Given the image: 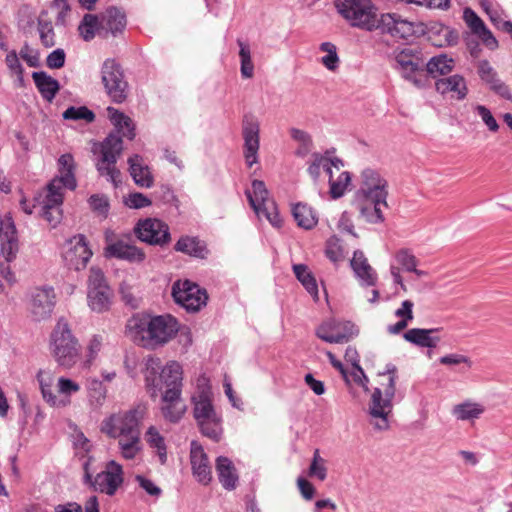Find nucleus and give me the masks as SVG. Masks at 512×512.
Segmentation results:
<instances>
[{"label":"nucleus","instance_id":"1","mask_svg":"<svg viewBox=\"0 0 512 512\" xmlns=\"http://www.w3.org/2000/svg\"><path fill=\"white\" fill-rule=\"evenodd\" d=\"M145 382L151 397L162 393V413L170 422H177L185 413L186 406L181 401L182 367L176 361L162 367L161 360L148 357L145 361Z\"/></svg>","mask_w":512,"mask_h":512},{"label":"nucleus","instance_id":"2","mask_svg":"<svg viewBox=\"0 0 512 512\" xmlns=\"http://www.w3.org/2000/svg\"><path fill=\"white\" fill-rule=\"evenodd\" d=\"M107 115L116 127V131L110 133L99 145L94 148L99 157L96 162V169L99 174L111 181L114 186L121 183V172L116 167L118 158L123 151L122 137L132 140L135 137L132 120L115 108L108 107Z\"/></svg>","mask_w":512,"mask_h":512},{"label":"nucleus","instance_id":"3","mask_svg":"<svg viewBox=\"0 0 512 512\" xmlns=\"http://www.w3.org/2000/svg\"><path fill=\"white\" fill-rule=\"evenodd\" d=\"M179 324L171 315L136 314L126 324L127 336L137 345L155 350L169 343L177 334Z\"/></svg>","mask_w":512,"mask_h":512},{"label":"nucleus","instance_id":"4","mask_svg":"<svg viewBox=\"0 0 512 512\" xmlns=\"http://www.w3.org/2000/svg\"><path fill=\"white\" fill-rule=\"evenodd\" d=\"M380 387L374 389L368 404L369 423L375 430L389 428V416L393 410V398L396 393L397 369L388 365L384 372L379 373Z\"/></svg>","mask_w":512,"mask_h":512},{"label":"nucleus","instance_id":"5","mask_svg":"<svg viewBox=\"0 0 512 512\" xmlns=\"http://www.w3.org/2000/svg\"><path fill=\"white\" fill-rule=\"evenodd\" d=\"M49 349L55 362L65 369L73 368L81 359L82 347L65 318H59L49 337Z\"/></svg>","mask_w":512,"mask_h":512},{"label":"nucleus","instance_id":"6","mask_svg":"<svg viewBox=\"0 0 512 512\" xmlns=\"http://www.w3.org/2000/svg\"><path fill=\"white\" fill-rule=\"evenodd\" d=\"M36 380L39 385L42 399L49 406L63 408L71 403L72 395L80 391V385L67 377H57L50 368L40 369Z\"/></svg>","mask_w":512,"mask_h":512},{"label":"nucleus","instance_id":"7","mask_svg":"<svg viewBox=\"0 0 512 512\" xmlns=\"http://www.w3.org/2000/svg\"><path fill=\"white\" fill-rule=\"evenodd\" d=\"M192 401L194 417L201 433L214 441H219L222 434L221 418L214 409L212 392L205 378L198 381L197 391Z\"/></svg>","mask_w":512,"mask_h":512},{"label":"nucleus","instance_id":"8","mask_svg":"<svg viewBox=\"0 0 512 512\" xmlns=\"http://www.w3.org/2000/svg\"><path fill=\"white\" fill-rule=\"evenodd\" d=\"M335 8L352 27L365 31L378 28L376 7L372 0H336Z\"/></svg>","mask_w":512,"mask_h":512},{"label":"nucleus","instance_id":"9","mask_svg":"<svg viewBox=\"0 0 512 512\" xmlns=\"http://www.w3.org/2000/svg\"><path fill=\"white\" fill-rule=\"evenodd\" d=\"M146 414V406L139 404L131 409L118 411L106 417L101 422L100 430L107 437H118L141 429V423Z\"/></svg>","mask_w":512,"mask_h":512},{"label":"nucleus","instance_id":"10","mask_svg":"<svg viewBox=\"0 0 512 512\" xmlns=\"http://www.w3.org/2000/svg\"><path fill=\"white\" fill-rule=\"evenodd\" d=\"M246 196L259 218H266L274 227L280 226L281 219L276 203L273 199L269 198L268 190L263 181L254 180L252 182V191L247 190Z\"/></svg>","mask_w":512,"mask_h":512},{"label":"nucleus","instance_id":"11","mask_svg":"<svg viewBox=\"0 0 512 512\" xmlns=\"http://www.w3.org/2000/svg\"><path fill=\"white\" fill-rule=\"evenodd\" d=\"M394 59L397 64L396 69L406 80L411 81L418 88L425 87V81L420 77L425 61L418 50L411 47L395 50Z\"/></svg>","mask_w":512,"mask_h":512},{"label":"nucleus","instance_id":"12","mask_svg":"<svg viewBox=\"0 0 512 512\" xmlns=\"http://www.w3.org/2000/svg\"><path fill=\"white\" fill-rule=\"evenodd\" d=\"M113 292L106 282L103 272L97 267H91L88 277L87 300L89 307L102 313L110 308Z\"/></svg>","mask_w":512,"mask_h":512},{"label":"nucleus","instance_id":"13","mask_svg":"<svg viewBox=\"0 0 512 512\" xmlns=\"http://www.w3.org/2000/svg\"><path fill=\"white\" fill-rule=\"evenodd\" d=\"M56 305V294L52 287H34L29 292L28 308L34 321L48 320Z\"/></svg>","mask_w":512,"mask_h":512},{"label":"nucleus","instance_id":"14","mask_svg":"<svg viewBox=\"0 0 512 512\" xmlns=\"http://www.w3.org/2000/svg\"><path fill=\"white\" fill-rule=\"evenodd\" d=\"M84 469L85 478L92 483L94 489L110 496L115 494L124 480L122 466L115 461L108 462L105 469L96 475L94 481H92V475L88 471V462L85 463Z\"/></svg>","mask_w":512,"mask_h":512},{"label":"nucleus","instance_id":"15","mask_svg":"<svg viewBox=\"0 0 512 512\" xmlns=\"http://www.w3.org/2000/svg\"><path fill=\"white\" fill-rule=\"evenodd\" d=\"M101 79L107 94L114 102L121 103L126 98L127 82L119 64L112 59L104 61Z\"/></svg>","mask_w":512,"mask_h":512},{"label":"nucleus","instance_id":"16","mask_svg":"<svg viewBox=\"0 0 512 512\" xmlns=\"http://www.w3.org/2000/svg\"><path fill=\"white\" fill-rule=\"evenodd\" d=\"M105 256L125 260L131 263H142L145 253L142 249L130 244L123 238L117 237L114 232H105Z\"/></svg>","mask_w":512,"mask_h":512},{"label":"nucleus","instance_id":"17","mask_svg":"<svg viewBox=\"0 0 512 512\" xmlns=\"http://www.w3.org/2000/svg\"><path fill=\"white\" fill-rule=\"evenodd\" d=\"M172 296L176 303L188 311H198L207 301L206 292L188 280L175 282Z\"/></svg>","mask_w":512,"mask_h":512},{"label":"nucleus","instance_id":"18","mask_svg":"<svg viewBox=\"0 0 512 512\" xmlns=\"http://www.w3.org/2000/svg\"><path fill=\"white\" fill-rule=\"evenodd\" d=\"M134 233L140 241L150 245L163 246L171 240L168 225L156 218L139 220Z\"/></svg>","mask_w":512,"mask_h":512},{"label":"nucleus","instance_id":"19","mask_svg":"<svg viewBox=\"0 0 512 512\" xmlns=\"http://www.w3.org/2000/svg\"><path fill=\"white\" fill-rule=\"evenodd\" d=\"M357 333L358 330L349 321L328 320L316 329V335L328 343H347Z\"/></svg>","mask_w":512,"mask_h":512},{"label":"nucleus","instance_id":"20","mask_svg":"<svg viewBox=\"0 0 512 512\" xmlns=\"http://www.w3.org/2000/svg\"><path fill=\"white\" fill-rule=\"evenodd\" d=\"M361 183L356 196L377 199L378 202H384L388 196L387 181L380 173L371 168H366L361 172Z\"/></svg>","mask_w":512,"mask_h":512},{"label":"nucleus","instance_id":"21","mask_svg":"<svg viewBox=\"0 0 512 512\" xmlns=\"http://www.w3.org/2000/svg\"><path fill=\"white\" fill-rule=\"evenodd\" d=\"M76 164L71 154H63L58 159V175L54 177L46 188L64 193L65 188L74 190L77 186L75 178Z\"/></svg>","mask_w":512,"mask_h":512},{"label":"nucleus","instance_id":"22","mask_svg":"<svg viewBox=\"0 0 512 512\" xmlns=\"http://www.w3.org/2000/svg\"><path fill=\"white\" fill-rule=\"evenodd\" d=\"M259 122L252 116H245L242 126L244 139V158L248 167L258 162V150L260 147Z\"/></svg>","mask_w":512,"mask_h":512},{"label":"nucleus","instance_id":"23","mask_svg":"<svg viewBox=\"0 0 512 512\" xmlns=\"http://www.w3.org/2000/svg\"><path fill=\"white\" fill-rule=\"evenodd\" d=\"M91 256L92 251L88 248L84 235H75L66 242L64 258L67 264L75 270L85 268Z\"/></svg>","mask_w":512,"mask_h":512},{"label":"nucleus","instance_id":"24","mask_svg":"<svg viewBox=\"0 0 512 512\" xmlns=\"http://www.w3.org/2000/svg\"><path fill=\"white\" fill-rule=\"evenodd\" d=\"M190 462L196 480L203 485H208L212 480V467L203 447L196 441L191 443Z\"/></svg>","mask_w":512,"mask_h":512},{"label":"nucleus","instance_id":"25","mask_svg":"<svg viewBox=\"0 0 512 512\" xmlns=\"http://www.w3.org/2000/svg\"><path fill=\"white\" fill-rule=\"evenodd\" d=\"M64 193L46 188L42 200L41 216L47 223L55 228L62 220V209Z\"/></svg>","mask_w":512,"mask_h":512},{"label":"nucleus","instance_id":"26","mask_svg":"<svg viewBox=\"0 0 512 512\" xmlns=\"http://www.w3.org/2000/svg\"><path fill=\"white\" fill-rule=\"evenodd\" d=\"M393 257L395 264H391L390 274L394 283L398 284L404 291H406V286L401 276V270L406 272L415 270V267L418 266V260L408 248H401L397 250Z\"/></svg>","mask_w":512,"mask_h":512},{"label":"nucleus","instance_id":"27","mask_svg":"<svg viewBox=\"0 0 512 512\" xmlns=\"http://www.w3.org/2000/svg\"><path fill=\"white\" fill-rule=\"evenodd\" d=\"M350 265L362 286H374L376 284L377 274L362 251L356 250L354 252Z\"/></svg>","mask_w":512,"mask_h":512},{"label":"nucleus","instance_id":"28","mask_svg":"<svg viewBox=\"0 0 512 512\" xmlns=\"http://www.w3.org/2000/svg\"><path fill=\"white\" fill-rule=\"evenodd\" d=\"M356 207L360 217L369 223H380L384 220L383 208L387 207V201L378 202L377 199L356 196Z\"/></svg>","mask_w":512,"mask_h":512},{"label":"nucleus","instance_id":"29","mask_svg":"<svg viewBox=\"0 0 512 512\" xmlns=\"http://www.w3.org/2000/svg\"><path fill=\"white\" fill-rule=\"evenodd\" d=\"M441 328L422 329L412 328L407 330L403 337L406 341L423 348H436L441 338L436 335Z\"/></svg>","mask_w":512,"mask_h":512},{"label":"nucleus","instance_id":"30","mask_svg":"<svg viewBox=\"0 0 512 512\" xmlns=\"http://www.w3.org/2000/svg\"><path fill=\"white\" fill-rule=\"evenodd\" d=\"M383 28L393 37L407 39L414 33L413 23L401 19L397 14H385L381 17Z\"/></svg>","mask_w":512,"mask_h":512},{"label":"nucleus","instance_id":"31","mask_svg":"<svg viewBox=\"0 0 512 512\" xmlns=\"http://www.w3.org/2000/svg\"><path fill=\"white\" fill-rule=\"evenodd\" d=\"M119 454L126 460L136 459L143 450L141 429L116 438Z\"/></svg>","mask_w":512,"mask_h":512},{"label":"nucleus","instance_id":"32","mask_svg":"<svg viewBox=\"0 0 512 512\" xmlns=\"http://www.w3.org/2000/svg\"><path fill=\"white\" fill-rule=\"evenodd\" d=\"M129 172L136 185L144 188L153 186L154 179L143 158L135 154L128 158Z\"/></svg>","mask_w":512,"mask_h":512},{"label":"nucleus","instance_id":"33","mask_svg":"<svg viewBox=\"0 0 512 512\" xmlns=\"http://www.w3.org/2000/svg\"><path fill=\"white\" fill-rule=\"evenodd\" d=\"M435 89L443 95L452 93V97L458 100L464 99L467 95L466 82L460 75H453L437 80L435 82Z\"/></svg>","mask_w":512,"mask_h":512},{"label":"nucleus","instance_id":"34","mask_svg":"<svg viewBox=\"0 0 512 512\" xmlns=\"http://www.w3.org/2000/svg\"><path fill=\"white\" fill-rule=\"evenodd\" d=\"M463 14L465 22L473 33L477 34L488 47L494 48L497 46L495 37L472 9L466 8Z\"/></svg>","mask_w":512,"mask_h":512},{"label":"nucleus","instance_id":"35","mask_svg":"<svg viewBox=\"0 0 512 512\" xmlns=\"http://www.w3.org/2000/svg\"><path fill=\"white\" fill-rule=\"evenodd\" d=\"M216 471L222 486L227 490H233L238 481V475L232 461L224 456L216 459Z\"/></svg>","mask_w":512,"mask_h":512},{"label":"nucleus","instance_id":"36","mask_svg":"<svg viewBox=\"0 0 512 512\" xmlns=\"http://www.w3.org/2000/svg\"><path fill=\"white\" fill-rule=\"evenodd\" d=\"M32 77L42 97L51 102L60 89L59 82L45 72H34Z\"/></svg>","mask_w":512,"mask_h":512},{"label":"nucleus","instance_id":"37","mask_svg":"<svg viewBox=\"0 0 512 512\" xmlns=\"http://www.w3.org/2000/svg\"><path fill=\"white\" fill-rule=\"evenodd\" d=\"M126 25L125 15L117 8H109L101 16V28L105 30V36L110 32L115 35L121 32Z\"/></svg>","mask_w":512,"mask_h":512},{"label":"nucleus","instance_id":"38","mask_svg":"<svg viewBox=\"0 0 512 512\" xmlns=\"http://www.w3.org/2000/svg\"><path fill=\"white\" fill-rule=\"evenodd\" d=\"M485 412V407L477 402L465 401L455 405L452 414L457 420L473 421Z\"/></svg>","mask_w":512,"mask_h":512},{"label":"nucleus","instance_id":"39","mask_svg":"<svg viewBox=\"0 0 512 512\" xmlns=\"http://www.w3.org/2000/svg\"><path fill=\"white\" fill-rule=\"evenodd\" d=\"M292 215L297 225L306 230L312 229L318 223L316 212L307 204H295L292 208Z\"/></svg>","mask_w":512,"mask_h":512},{"label":"nucleus","instance_id":"40","mask_svg":"<svg viewBox=\"0 0 512 512\" xmlns=\"http://www.w3.org/2000/svg\"><path fill=\"white\" fill-rule=\"evenodd\" d=\"M289 134L291 139L297 144L294 152L295 156L300 158L306 157L314 147L312 136L307 131L294 127L290 128Z\"/></svg>","mask_w":512,"mask_h":512},{"label":"nucleus","instance_id":"41","mask_svg":"<svg viewBox=\"0 0 512 512\" xmlns=\"http://www.w3.org/2000/svg\"><path fill=\"white\" fill-rule=\"evenodd\" d=\"M427 73L432 77L440 75H446L453 70L454 60L448 58L447 55L440 54L432 57L427 63H425Z\"/></svg>","mask_w":512,"mask_h":512},{"label":"nucleus","instance_id":"42","mask_svg":"<svg viewBox=\"0 0 512 512\" xmlns=\"http://www.w3.org/2000/svg\"><path fill=\"white\" fill-rule=\"evenodd\" d=\"M145 441L156 450L161 464H165L167 460V449L163 436L160 434L158 429L154 426H150L144 435Z\"/></svg>","mask_w":512,"mask_h":512},{"label":"nucleus","instance_id":"43","mask_svg":"<svg viewBox=\"0 0 512 512\" xmlns=\"http://www.w3.org/2000/svg\"><path fill=\"white\" fill-rule=\"evenodd\" d=\"M78 30L85 41L92 40L96 33L105 35V30L101 28V20H99L96 15L92 14L84 15Z\"/></svg>","mask_w":512,"mask_h":512},{"label":"nucleus","instance_id":"44","mask_svg":"<svg viewBox=\"0 0 512 512\" xmlns=\"http://www.w3.org/2000/svg\"><path fill=\"white\" fill-rule=\"evenodd\" d=\"M293 271L296 278L302 283L307 292L315 299H318V286L312 273L304 264H295Z\"/></svg>","mask_w":512,"mask_h":512},{"label":"nucleus","instance_id":"45","mask_svg":"<svg viewBox=\"0 0 512 512\" xmlns=\"http://www.w3.org/2000/svg\"><path fill=\"white\" fill-rule=\"evenodd\" d=\"M8 229L11 230V233L9 235V232L7 231L5 233V237L1 241V254L6 262H11L16 258L18 253V241L15 236V226L11 223L9 224Z\"/></svg>","mask_w":512,"mask_h":512},{"label":"nucleus","instance_id":"46","mask_svg":"<svg viewBox=\"0 0 512 512\" xmlns=\"http://www.w3.org/2000/svg\"><path fill=\"white\" fill-rule=\"evenodd\" d=\"M175 250L191 256L202 257L204 248L197 238L184 236L176 243Z\"/></svg>","mask_w":512,"mask_h":512},{"label":"nucleus","instance_id":"47","mask_svg":"<svg viewBox=\"0 0 512 512\" xmlns=\"http://www.w3.org/2000/svg\"><path fill=\"white\" fill-rule=\"evenodd\" d=\"M319 49L325 53V55L320 59L322 65L329 71H335L339 67L340 63L336 46L331 42H323Z\"/></svg>","mask_w":512,"mask_h":512},{"label":"nucleus","instance_id":"48","mask_svg":"<svg viewBox=\"0 0 512 512\" xmlns=\"http://www.w3.org/2000/svg\"><path fill=\"white\" fill-rule=\"evenodd\" d=\"M351 182V175L347 171H339V174L337 177H334L333 179H330L329 186L330 190L329 193L333 199L340 198L344 195L347 187L350 185Z\"/></svg>","mask_w":512,"mask_h":512},{"label":"nucleus","instance_id":"49","mask_svg":"<svg viewBox=\"0 0 512 512\" xmlns=\"http://www.w3.org/2000/svg\"><path fill=\"white\" fill-rule=\"evenodd\" d=\"M237 43L240 47L239 56L241 60V75L244 78H251L254 74V65L251 59L250 48L241 40H238Z\"/></svg>","mask_w":512,"mask_h":512},{"label":"nucleus","instance_id":"50","mask_svg":"<svg viewBox=\"0 0 512 512\" xmlns=\"http://www.w3.org/2000/svg\"><path fill=\"white\" fill-rule=\"evenodd\" d=\"M325 254L327 258L335 264L344 260L345 251L337 236H332L327 240Z\"/></svg>","mask_w":512,"mask_h":512},{"label":"nucleus","instance_id":"51","mask_svg":"<svg viewBox=\"0 0 512 512\" xmlns=\"http://www.w3.org/2000/svg\"><path fill=\"white\" fill-rule=\"evenodd\" d=\"M88 395L91 400L95 401L96 405L100 406L106 398V388L103 383L96 378H89L87 380Z\"/></svg>","mask_w":512,"mask_h":512},{"label":"nucleus","instance_id":"52","mask_svg":"<svg viewBox=\"0 0 512 512\" xmlns=\"http://www.w3.org/2000/svg\"><path fill=\"white\" fill-rule=\"evenodd\" d=\"M94 113L85 106L69 107L63 113V118L67 120H85L92 122L94 120Z\"/></svg>","mask_w":512,"mask_h":512},{"label":"nucleus","instance_id":"53","mask_svg":"<svg viewBox=\"0 0 512 512\" xmlns=\"http://www.w3.org/2000/svg\"><path fill=\"white\" fill-rule=\"evenodd\" d=\"M327 164V156L322 155L320 153H313L311 156V160L309 162V166L307 168L308 174L312 177L314 181L319 179L321 174V170Z\"/></svg>","mask_w":512,"mask_h":512},{"label":"nucleus","instance_id":"54","mask_svg":"<svg viewBox=\"0 0 512 512\" xmlns=\"http://www.w3.org/2000/svg\"><path fill=\"white\" fill-rule=\"evenodd\" d=\"M475 112L477 115L481 118L483 123L487 126L489 131L491 132H497L499 129V125L494 118L492 112L484 105H476L475 106Z\"/></svg>","mask_w":512,"mask_h":512},{"label":"nucleus","instance_id":"55","mask_svg":"<svg viewBox=\"0 0 512 512\" xmlns=\"http://www.w3.org/2000/svg\"><path fill=\"white\" fill-rule=\"evenodd\" d=\"M38 30L41 41L46 47H52L55 45L54 32L51 22L39 19Z\"/></svg>","mask_w":512,"mask_h":512},{"label":"nucleus","instance_id":"56","mask_svg":"<svg viewBox=\"0 0 512 512\" xmlns=\"http://www.w3.org/2000/svg\"><path fill=\"white\" fill-rule=\"evenodd\" d=\"M124 202L126 206L132 209H141L152 204L148 197L138 192L130 193Z\"/></svg>","mask_w":512,"mask_h":512},{"label":"nucleus","instance_id":"57","mask_svg":"<svg viewBox=\"0 0 512 512\" xmlns=\"http://www.w3.org/2000/svg\"><path fill=\"white\" fill-rule=\"evenodd\" d=\"M439 362L442 365H446V366H455V365L464 364L468 368L472 367L471 359L463 354H456V353L447 354V355L442 356L439 359Z\"/></svg>","mask_w":512,"mask_h":512},{"label":"nucleus","instance_id":"58","mask_svg":"<svg viewBox=\"0 0 512 512\" xmlns=\"http://www.w3.org/2000/svg\"><path fill=\"white\" fill-rule=\"evenodd\" d=\"M103 338L100 335H93L87 344V360L85 364L89 366L99 353Z\"/></svg>","mask_w":512,"mask_h":512},{"label":"nucleus","instance_id":"59","mask_svg":"<svg viewBox=\"0 0 512 512\" xmlns=\"http://www.w3.org/2000/svg\"><path fill=\"white\" fill-rule=\"evenodd\" d=\"M5 62L10 72L17 75V77L22 80L23 68L14 50L8 52Z\"/></svg>","mask_w":512,"mask_h":512},{"label":"nucleus","instance_id":"60","mask_svg":"<svg viewBox=\"0 0 512 512\" xmlns=\"http://www.w3.org/2000/svg\"><path fill=\"white\" fill-rule=\"evenodd\" d=\"M478 74L480 78L485 81L487 84H490L493 80L497 78V74L489 64L488 61L483 60L478 64Z\"/></svg>","mask_w":512,"mask_h":512},{"label":"nucleus","instance_id":"61","mask_svg":"<svg viewBox=\"0 0 512 512\" xmlns=\"http://www.w3.org/2000/svg\"><path fill=\"white\" fill-rule=\"evenodd\" d=\"M47 66L52 69H59L64 66L65 52L62 49H56L51 52L46 59Z\"/></svg>","mask_w":512,"mask_h":512},{"label":"nucleus","instance_id":"62","mask_svg":"<svg viewBox=\"0 0 512 512\" xmlns=\"http://www.w3.org/2000/svg\"><path fill=\"white\" fill-rule=\"evenodd\" d=\"M135 480L138 482L139 486L151 496L158 497L162 492L160 487H158L153 481L142 475H137Z\"/></svg>","mask_w":512,"mask_h":512},{"label":"nucleus","instance_id":"63","mask_svg":"<svg viewBox=\"0 0 512 512\" xmlns=\"http://www.w3.org/2000/svg\"><path fill=\"white\" fill-rule=\"evenodd\" d=\"M90 207L93 211L105 215L108 211V200L105 196L92 195L89 199Z\"/></svg>","mask_w":512,"mask_h":512},{"label":"nucleus","instance_id":"64","mask_svg":"<svg viewBox=\"0 0 512 512\" xmlns=\"http://www.w3.org/2000/svg\"><path fill=\"white\" fill-rule=\"evenodd\" d=\"M490 89L493 90L496 94L501 96L502 98L512 100V94L510 92L509 87L501 81L498 77L493 80L490 84Z\"/></svg>","mask_w":512,"mask_h":512}]
</instances>
